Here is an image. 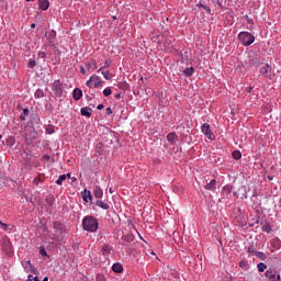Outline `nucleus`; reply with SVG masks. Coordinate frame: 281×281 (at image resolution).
Segmentation results:
<instances>
[{
	"label": "nucleus",
	"mask_w": 281,
	"mask_h": 281,
	"mask_svg": "<svg viewBox=\"0 0 281 281\" xmlns=\"http://www.w3.org/2000/svg\"><path fill=\"white\" fill-rule=\"evenodd\" d=\"M82 228L85 232H90L91 234H94L100 229V222L98 218L93 215H87L82 218Z\"/></svg>",
	"instance_id": "1"
},
{
	"label": "nucleus",
	"mask_w": 281,
	"mask_h": 281,
	"mask_svg": "<svg viewBox=\"0 0 281 281\" xmlns=\"http://www.w3.org/2000/svg\"><path fill=\"white\" fill-rule=\"evenodd\" d=\"M237 41L244 45V47H249V45H254L255 41H256V36H254V34L247 32V31H241L238 35H237Z\"/></svg>",
	"instance_id": "2"
},
{
	"label": "nucleus",
	"mask_w": 281,
	"mask_h": 281,
	"mask_svg": "<svg viewBox=\"0 0 281 281\" xmlns=\"http://www.w3.org/2000/svg\"><path fill=\"white\" fill-rule=\"evenodd\" d=\"M266 281H281L280 270L276 267H270L265 272Z\"/></svg>",
	"instance_id": "3"
},
{
	"label": "nucleus",
	"mask_w": 281,
	"mask_h": 281,
	"mask_svg": "<svg viewBox=\"0 0 281 281\" xmlns=\"http://www.w3.org/2000/svg\"><path fill=\"white\" fill-rule=\"evenodd\" d=\"M52 91L54 92V95H56V98H63V92L65 91V86L63 85L60 79L55 80L52 83Z\"/></svg>",
	"instance_id": "4"
},
{
	"label": "nucleus",
	"mask_w": 281,
	"mask_h": 281,
	"mask_svg": "<svg viewBox=\"0 0 281 281\" xmlns=\"http://www.w3.org/2000/svg\"><path fill=\"white\" fill-rule=\"evenodd\" d=\"M53 229L59 234L60 238H65V234H67V226L63 224L60 221L53 222Z\"/></svg>",
	"instance_id": "5"
},
{
	"label": "nucleus",
	"mask_w": 281,
	"mask_h": 281,
	"mask_svg": "<svg viewBox=\"0 0 281 281\" xmlns=\"http://www.w3.org/2000/svg\"><path fill=\"white\" fill-rule=\"evenodd\" d=\"M30 122L33 131L31 132V137H29V139H36V135H38V133H36V130L34 126L36 125L38 126V124H41V117H38V114H35L32 116Z\"/></svg>",
	"instance_id": "6"
},
{
	"label": "nucleus",
	"mask_w": 281,
	"mask_h": 281,
	"mask_svg": "<svg viewBox=\"0 0 281 281\" xmlns=\"http://www.w3.org/2000/svg\"><path fill=\"white\" fill-rule=\"evenodd\" d=\"M2 249L7 256H12V254H14V250L12 249V243L8 238L2 240Z\"/></svg>",
	"instance_id": "7"
},
{
	"label": "nucleus",
	"mask_w": 281,
	"mask_h": 281,
	"mask_svg": "<svg viewBox=\"0 0 281 281\" xmlns=\"http://www.w3.org/2000/svg\"><path fill=\"white\" fill-rule=\"evenodd\" d=\"M201 132L207 137V139H214V134L212 133V127L209 123L202 124Z\"/></svg>",
	"instance_id": "8"
},
{
	"label": "nucleus",
	"mask_w": 281,
	"mask_h": 281,
	"mask_svg": "<svg viewBox=\"0 0 281 281\" xmlns=\"http://www.w3.org/2000/svg\"><path fill=\"white\" fill-rule=\"evenodd\" d=\"M271 69V66L269 64H260L259 66V72L263 78H269V70Z\"/></svg>",
	"instance_id": "9"
},
{
	"label": "nucleus",
	"mask_w": 281,
	"mask_h": 281,
	"mask_svg": "<svg viewBox=\"0 0 281 281\" xmlns=\"http://www.w3.org/2000/svg\"><path fill=\"white\" fill-rule=\"evenodd\" d=\"M261 225V232H266V234H271L273 232V226L269 223V221L263 220L260 222Z\"/></svg>",
	"instance_id": "10"
},
{
	"label": "nucleus",
	"mask_w": 281,
	"mask_h": 281,
	"mask_svg": "<svg viewBox=\"0 0 281 281\" xmlns=\"http://www.w3.org/2000/svg\"><path fill=\"white\" fill-rule=\"evenodd\" d=\"M135 240V235H133V233H127L123 236V241L125 245V247H128V245L133 244Z\"/></svg>",
	"instance_id": "11"
},
{
	"label": "nucleus",
	"mask_w": 281,
	"mask_h": 281,
	"mask_svg": "<svg viewBox=\"0 0 281 281\" xmlns=\"http://www.w3.org/2000/svg\"><path fill=\"white\" fill-rule=\"evenodd\" d=\"M45 36L48 41V45L54 47V38H56V31H49L45 33Z\"/></svg>",
	"instance_id": "12"
},
{
	"label": "nucleus",
	"mask_w": 281,
	"mask_h": 281,
	"mask_svg": "<svg viewBox=\"0 0 281 281\" xmlns=\"http://www.w3.org/2000/svg\"><path fill=\"white\" fill-rule=\"evenodd\" d=\"M81 196L83 199V201L86 203H91V201H93V195H91V191L85 189L82 192H81Z\"/></svg>",
	"instance_id": "13"
},
{
	"label": "nucleus",
	"mask_w": 281,
	"mask_h": 281,
	"mask_svg": "<svg viewBox=\"0 0 281 281\" xmlns=\"http://www.w3.org/2000/svg\"><path fill=\"white\" fill-rule=\"evenodd\" d=\"M91 80L94 82V89H100V87L104 85V81H102L98 75H92Z\"/></svg>",
	"instance_id": "14"
},
{
	"label": "nucleus",
	"mask_w": 281,
	"mask_h": 281,
	"mask_svg": "<svg viewBox=\"0 0 281 281\" xmlns=\"http://www.w3.org/2000/svg\"><path fill=\"white\" fill-rule=\"evenodd\" d=\"M204 188L210 192H216V179H212L209 183L205 184Z\"/></svg>",
	"instance_id": "15"
},
{
	"label": "nucleus",
	"mask_w": 281,
	"mask_h": 281,
	"mask_svg": "<svg viewBox=\"0 0 281 281\" xmlns=\"http://www.w3.org/2000/svg\"><path fill=\"white\" fill-rule=\"evenodd\" d=\"M40 10H49V0H37Z\"/></svg>",
	"instance_id": "16"
},
{
	"label": "nucleus",
	"mask_w": 281,
	"mask_h": 281,
	"mask_svg": "<svg viewBox=\"0 0 281 281\" xmlns=\"http://www.w3.org/2000/svg\"><path fill=\"white\" fill-rule=\"evenodd\" d=\"M177 139H179V136H177V133L175 132H170L167 135V142H169V144H177Z\"/></svg>",
	"instance_id": "17"
},
{
	"label": "nucleus",
	"mask_w": 281,
	"mask_h": 281,
	"mask_svg": "<svg viewBox=\"0 0 281 281\" xmlns=\"http://www.w3.org/2000/svg\"><path fill=\"white\" fill-rule=\"evenodd\" d=\"M74 100L78 101L82 99V90L80 88H75L72 91Z\"/></svg>",
	"instance_id": "18"
},
{
	"label": "nucleus",
	"mask_w": 281,
	"mask_h": 281,
	"mask_svg": "<svg viewBox=\"0 0 281 281\" xmlns=\"http://www.w3.org/2000/svg\"><path fill=\"white\" fill-rule=\"evenodd\" d=\"M112 271H114V273H123L124 266H122L120 262L113 263Z\"/></svg>",
	"instance_id": "19"
},
{
	"label": "nucleus",
	"mask_w": 281,
	"mask_h": 281,
	"mask_svg": "<svg viewBox=\"0 0 281 281\" xmlns=\"http://www.w3.org/2000/svg\"><path fill=\"white\" fill-rule=\"evenodd\" d=\"M113 251V246L105 244L101 248L102 256H106L108 254H111Z\"/></svg>",
	"instance_id": "20"
},
{
	"label": "nucleus",
	"mask_w": 281,
	"mask_h": 281,
	"mask_svg": "<svg viewBox=\"0 0 281 281\" xmlns=\"http://www.w3.org/2000/svg\"><path fill=\"white\" fill-rule=\"evenodd\" d=\"M233 190H234V187L231 184H226L223 187V192H224L225 196H227V199H229Z\"/></svg>",
	"instance_id": "21"
},
{
	"label": "nucleus",
	"mask_w": 281,
	"mask_h": 281,
	"mask_svg": "<svg viewBox=\"0 0 281 281\" xmlns=\"http://www.w3.org/2000/svg\"><path fill=\"white\" fill-rule=\"evenodd\" d=\"M249 65L251 67H260V60H258V57H255V56H250L249 57Z\"/></svg>",
	"instance_id": "22"
},
{
	"label": "nucleus",
	"mask_w": 281,
	"mask_h": 281,
	"mask_svg": "<svg viewBox=\"0 0 281 281\" xmlns=\"http://www.w3.org/2000/svg\"><path fill=\"white\" fill-rule=\"evenodd\" d=\"M93 194L95 199H102V196H104V191H102V188L95 187L93 190Z\"/></svg>",
	"instance_id": "23"
},
{
	"label": "nucleus",
	"mask_w": 281,
	"mask_h": 281,
	"mask_svg": "<svg viewBox=\"0 0 281 281\" xmlns=\"http://www.w3.org/2000/svg\"><path fill=\"white\" fill-rule=\"evenodd\" d=\"M80 113L83 117H91V108L89 106L81 108Z\"/></svg>",
	"instance_id": "24"
},
{
	"label": "nucleus",
	"mask_w": 281,
	"mask_h": 281,
	"mask_svg": "<svg viewBox=\"0 0 281 281\" xmlns=\"http://www.w3.org/2000/svg\"><path fill=\"white\" fill-rule=\"evenodd\" d=\"M85 66L87 69H91L93 67V69H98V61H95V59H91L90 61H86Z\"/></svg>",
	"instance_id": "25"
},
{
	"label": "nucleus",
	"mask_w": 281,
	"mask_h": 281,
	"mask_svg": "<svg viewBox=\"0 0 281 281\" xmlns=\"http://www.w3.org/2000/svg\"><path fill=\"white\" fill-rule=\"evenodd\" d=\"M55 201H56V199H54V195L49 194L46 196V203H47L48 207H54Z\"/></svg>",
	"instance_id": "26"
},
{
	"label": "nucleus",
	"mask_w": 281,
	"mask_h": 281,
	"mask_svg": "<svg viewBox=\"0 0 281 281\" xmlns=\"http://www.w3.org/2000/svg\"><path fill=\"white\" fill-rule=\"evenodd\" d=\"M113 61L111 59H105L103 67L99 68L98 72L103 71L104 69H109V67H111Z\"/></svg>",
	"instance_id": "27"
},
{
	"label": "nucleus",
	"mask_w": 281,
	"mask_h": 281,
	"mask_svg": "<svg viewBox=\"0 0 281 281\" xmlns=\"http://www.w3.org/2000/svg\"><path fill=\"white\" fill-rule=\"evenodd\" d=\"M95 205L98 207H101V210H109V207H110L104 201H101V200H98L95 202Z\"/></svg>",
	"instance_id": "28"
},
{
	"label": "nucleus",
	"mask_w": 281,
	"mask_h": 281,
	"mask_svg": "<svg viewBox=\"0 0 281 281\" xmlns=\"http://www.w3.org/2000/svg\"><path fill=\"white\" fill-rule=\"evenodd\" d=\"M239 267L240 269H244V271H249V261L247 260L239 261Z\"/></svg>",
	"instance_id": "29"
},
{
	"label": "nucleus",
	"mask_w": 281,
	"mask_h": 281,
	"mask_svg": "<svg viewBox=\"0 0 281 281\" xmlns=\"http://www.w3.org/2000/svg\"><path fill=\"white\" fill-rule=\"evenodd\" d=\"M260 223V214H257L251 218V223H249V227H254V225H258Z\"/></svg>",
	"instance_id": "30"
},
{
	"label": "nucleus",
	"mask_w": 281,
	"mask_h": 281,
	"mask_svg": "<svg viewBox=\"0 0 281 281\" xmlns=\"http://www.w3.org/2000/svg\"><path fill=\"white\" fill-rule=\"evenodd\" d=\"M27 115H30V110L27 108L23 109V112L20 115V120L22 122H25V117H27Z\"/></svg>",
	"instance_id": "31"
},
{
	"label": "nucleus",
	"mask_w": 281,
	"mask_h": 281,
	"mask_svg": "<svg viewBox=\"0 0 281 281\" xmlns=\"http://www.w3.org/2000/svg\"><path fill=\"white\" fill-rule=\"evenodd\" d=\"M5 144L8 146H14V144H16V138H14V136H9L5 140Z\"/></svg>",
	"instance_id": "32"
},
{
	"label": "nucleus",
	"mask_w": 281,
	"mask_h": 281,
	"mask_svg": "<svg viewBox=\"0 0 281 281\" xmlns=\"http://www.w3.org/2000/svg\"><path fill=\"white\" fill-rule=\"evenodd\" d=\"M184 76L187 78H190V76H192V74H194V67H189V68H186L184 71H183Z\"/></svg>",
	"instance_id": "33"
},
{
	"label": "nucleus",
	"mask_w": 281,
	"mask_h": 281,
	"mask_svg": "<svg viewBox=\"0 0 281 281\" xmlns=\"http://www.w3.org/2000/svg\"><path fill=\"white\" fill-rule=\"evenodd\" d=\"M257 269H258L259 273H265V270L267 269V263H265V262H259V263L257 265Z\"/></svg>",
	"instance_id": "34"
},
{
	"label": "nucleus",
	"mask_w": 281,
	"mask_h": 281,
	"mask_svg": "<svg viewBox=\"0 0 281 281\" xmlns=\"http://www.w3.org/2000/svg\"><path fill=\"white\" fill-rule=\"evenodd\" d=\"M45 133H46V135H54L56 133V131L54 130V125H48L45 128Z\"/></svg>",
	"instance_id": "35"
},
{
	"label": "nucleus",
	"mask_w": 281,
	"mask_h": 281,
	"mask_svg": "<svg viewBox=\"0 0 281 281\" xmlns=\"http://www.w3.org/2000/svg\"><path fill=\"white\" fill-rule=\"evenodd\" d=\"M256 258H259V260H267V255L262 251L255 252Z\"/></svg>",
	"instance_id": "36"
},
{
	"label": "nucleus",
	"mask_w": 281,
	"mask_h": 281,
	"mask_svg": "<svg viewBox=\"0 0 281 281\" xmlns=\"http://www.w3.org/2000/svg\"><path fill=\"white\" fill-rule=\"evenodd\" d=\"M64 181H67V176L61 175V176H59V178L56 180V184H57V186H63V182H64Z\"/></svg>",
	"instance_id": "37"
},
{
	"label": "nucleus",
	"mask_w": 281,
	"mask_h": 281,
	"mask_svg": "<svg viewBox=\"0 0 281 281\" xmlns=\"http://www.w3.org/2000/svg\"><path fill=\"white\" fill-rule=\"evenodd\" d=\"M34 97L40 99V98H45V92L41 89H37L34 93Z\"/></svg>",
	"instance_id": "38"
},
{
	"label": "nucleus",
	"mask_w": 281,
	"mask_h": 281,
	"mask_svg": "<svg viewBox=\"0 0 281 281\" xmlns=\"http://www.w3.org/2000/svg\"><path fill=\"white\" fill-rule=\"evenodd\" d=\"M101 74L105 80H111L113 78V75H111L109 71L101 70Z\"/></svg>",
	"instance_id": "39"
},
{
	"label": "nucleus",
	"mask_w": 281,
	"mask_h": 281,
	"mask_svg": "<svg viewBox=\"0 0 281 281\" xmlns=\"http://www.w3.org/2000/svg\"><path fill=\"white\" fill-rule=\"evenodd\" d=\"M233 158H235L236 160L241 159L243 154L240 153V150H234L233 151Z\"/></svg>",
	"instance_id": "40"
},
{
	"label": "nucleus",
	"mask_w": 281,
	"mask_h": 281,
	"mask_svg": "<svg viewBox=\"0 0 281 281\" xmlns=\"http://www.w3.org/2000/svg\"><path fill=\"white\" fill-rule=\"evenodd\" d=\"M273 247H274V249H280V247H281V240L278 237L274 238V240H273Z\"/></svg>",
	"instance_id": "41"
},
{
	"label": "nucleus",
	"mask_w": 281,
	"mask_h": 281,
	"mask_svg": "<svg viewBox=\"0 0 281 281\" xmlns=\"http://www.w3.org/2000/svg\"><path fill=\"white\" fill-rule=\"evenodd\" d=\"M34 67H36V60L30 59L29 63H27V68L29 69H34Z\"/></svg>",
	"instance_id": "42"
},
{
	"label": "nucleus",
	"mask_w": 281,
	"mask_h": 281,
	"mask_svg": "<svg viewBox=\"0 0 281 281\" xmlns=\"http://www.w3.org/2000/svg\"><path fill=\"white\" fill-rule=\"evenodd\" d=\"M111 93H113V90H111V88H109V87L103 90L104 98H109V95H111Z\"/></svg>",
	"instance_id": "43"
},
{
	"label": "nucleus",
	"mask_w": 281,
	"mask_h": 281,
	"mask_svg": "<svg viewBox=\"0 0 281 281\" xmlns=\"http://www.w3.org/2000/svg\"><path fill=\"white\" fill-rule=\"evenodd\" d=\"M45 109L47 113H54V105H52V103H47Z\"/></svg>",
	"instance_id": "44"
},
{
	"label": "nucleus",
	"mask_w": 281,
	"mask_h": 281,
	"mask_svg": "<svg viewBox=\"0 0 281 281\" xmlns=\"http://www.w3.org/2000/svg\"><path fill=\"white\" fill-rule=\"evenodd\" d=\"M247 252L248 254H254V256H256L257 251H256V247L254 245H250L248 248H247Z\"/></svg>",
	"instance_id": "45"
},
{
	"label": "nucleus",
	"mask_w": 281,
	"mask_h": 281,
	"mask_svg": "<svg viewBox=\"0 0 281 281\" xmlns=\"http://www.w3.org/2000/svg\"><path fill=\"white\" fill-rule=\"evenodd\" d=\"M95 280L97 281H106V277H104V274H102V273H98L95 277Z\"/></svg>",
	"instance_id": "46"
},
{
	"label": "nucleus",
	"mask_w": 281,
	"mask_h": 281,
	"mask_svg": "<svg viewBox=\"0 0 281 281\" xmlns=\"http://www.w3.org/2000/svg\"><path fill=\"white\" fill-rule=\"evenodd\" d=\"M40 254H41V256H43V257L47 256V250H45V246H41V247H40Z\"/></svg>",
	"instance_id": "47"
},
{
	"label": "nucleus",
	"mask_w": 281,
	"mask_h": 281,
	"mask_svg": "<svg viewBox=\"0 0 281 281\" xmlns=\"http://www.w3.org/2000/svg\"><path fill=\"white\" fill-rule=\"evenodd\" d=\"M30 271H31V273H34V276H38V269H36V267L31 266Z\"/></svg>",
	"instance_id": "48"
},
{
	"label": "nucleus",
	"mask_w": 281,
	"mask_h": 281,
	"mask_svg": "<svg viewBox=\"0 0 281 281\" xmlns=\"http://www.w3.org/2000/svg\"><path fill=\"white\" fill-rule=\"evenodd\" d=\"M37 56H38V58H43V60L45 63V59L47 58V54L45 52H40Z\"/></svg>",
	"instance_id": "49"
},
{
	"label": "nucleus",
	"mask_w": 281,
	"mask_h": 281,
	"mask_svg": "<svg viewBox=\"0 0 281 281\" xmlns=\"http://www.w3.org/2000/svg\"><path fill=\"white\" fill-rule=\"evenodd\" d=\"M244 19H246V21H247V23L249 24V25H254V19H251V18H249V15H245L244 16Z\"/></svg>",
	"instance_id": "50"
},
{
	"label": "nucleus",
	"mask_w": 281,
	"mask_h": 281,
	"mask_svg": "<svg viewBox=\"0 0 281 281\" xmlns=\"http://www.w3.org/2000/svg\"><path fill=\"white\" fill-rule=\"evenodd\" d=\"M86 87H88L89 89H92V88H93V80H91V77H90V79L86 82Z\"/></svg>",
	"instance_id": "51"
},
{
	"label": "nucleus",
	"mask_w": 281,
	"mask_h": 281,
	"mask_svg": "<svg viewBox=\"0 0 281 281\" xmlns=\"http://www.w3.org/2000/svg\"><path fill=\"white\" fill-rule=\"evenodd\" d=\"M128 86H127V83L126 82H121V83H119V89H126Z\"/></svg>",
	"instance_id": "52"
},
{
	"label": "nucleus",
	"mask_w": 281,
	"mask_h": 281,
	"mask_svg": "<svg viewBox=\"0 0 281 281\" xmlns=\"http://www.w3.org/2000/svg\"><path fill=\"white\" fill-rule=\"evenodd\" d=\"M21 265H22V267H25V265H27V266H30V267L33 266V265H32V261H30V260L22 261Z\"/></svg>",
	"instance_id": "53"
},
{
	"label": "nucleus",
	"mask_w": 281,
	"mask_h": 281,
	"mask_svg": "<svg viewBox=\"0 0 281 281\" xmlns=\"http://www.w3.org/2000/svg\"><path fill=\"white\" fill-rule=\"evenodd\" d=\"M106 115H113V110L111 108L105 109Z\"/></svg>",
	"instance_id": "54"
},
{
	"label": "nucleus",
	"mask_w": 281,
	"mask_h": 281,
	"mask_svg": "<svg viewBox=\"0 0 281 281\" xmlns=\"http://www.w3.org/2000/svg\"><path fill=\"white\" fill-rule=\"evenodd\" d=\"M240 190H244V199H247V187L243 186L240 187Z\"/></svg>",
	"instance_id": "55"
},
{
	"label": "nucleus",
	"mask_w": 281,
	"mask_h": 281,
	"mask_svg": "<svg viewBox=\"0 0 281 281\" xmlns=\"http://www.w3.org/2000/svg\"><path fill=\"white\" fill-rule=\"evenodd\" d=\"M0 226L2 227V229H3L4 232H8V224L2 223Z\"/></svg>",
	"instance_id": "56"
},
{
	"label": "nucleus",
	"mask_w": 281,
	"mask_h": 281,
	"mask_svg": "<svg viewBox=\"0 0 281 281\" xmlns=\"http://www.w3.org/2000/svg\"><path fill=\"white\" fill-rule=\"evenodd\" d=\"M80 74H82V76H85L87 74V70L82 66H80Z\"/></svg>",
	"instance_id": "57"
},
{
	"label": "nucleus",
	"mask_w": 281,
	"mask_h": 281,
	"mask_svg": "<svg viewBox=\"0 0 281 281\" xmlns=\"http://www.w3.org/2000/svg\"><path fill=\"white\" fill-rule=\"evenodd\" d=\"M43 159H44V161H49V159H52V157L49 155H44Z\"/></svg>",
	"instance_id": "58"
},
{
	"label": "nucleus",
	"mask_w": 281,
	"mask_h": 281,
	"mask_svg": "<svg viewBox=\"0 0 281 281\" xmlns=\"http://www.w3.org/2000/svg\"><path fill=\"white\" fill-rule=\"evenodd\" d=\"M203 10H205V12H209V13L212 12V10L210 9V7H209V5H205V4H204V7H203Z\"/></svg>",
	"instance_id": "59"
},
{
	"label": "nucleus",
	"mask_w": 281,
	"mask_h": 281,
	"mask_svg": "<svg viewBox=\"0 0 281 281\" xmlns=\"http://www.w3.org/2000/svg\"><path fill=\"white\" fill-rule=\"evenodd\" d=\"M52 240H60V236L54 235V236L52 237Z\"/></svg>",
	"instance_id": "60"
},
{
	"label": "nucleus",
	"mask_w": 281,
	"mask_h": 281,
	"mask_svg": "<svg viewBox=\"0 0 281 281\" xmlns=\"http://www.w3.org/2000/svg\"><path fill=\"white\" fill-rule=\"evenodd\" d=\"M24 271H26V273H30V269H27V263H24V266H22Z\"/></svg>",
	"instance_id": "61"
},
{
	"label": "nucleus",
	"mask_w": 281,
	"mask_h": 281,
	"mask_svg": "<svg viewBox=\"0 0 281 281\" xmlns=\"http://www.w3.org/2000/svg\"><path fill=\"white\" fill-rule=\"evenodd\" d=\"M26 281H34V276L29 274V277H27Z\"/></svg>",
	"instance_id": "62"
},
{
	"label": "nucleus",
	"mask_w": 281,
	"mask_h": 281,
	"mask_svg": "<svg viewBox=\"0 0 281 281\" xmlns=\"http://www.w3.org/2000/svg\"><path fill=\"white\" fill-rule=\"evenodd\" d=\"M114 98H116V100H120V98H122V92L116 93Z\"/></svg>",
	"instance_id": "63"
},
{
	"label": "nucleus",
	"mask_w": 281,
	"mask_h": 281,
	"mask_svg": "<svg viewBox=\"0 0 281 281\" xmlns=\"http://www.w3.org/2000/svg\"><path fill=\"white\" fill-rule=\"evenodd\" d=\"M97 109H98V111H102V109H104V104H99V105L97 106Z\"/></svg>",
	"instance_id": "64"
}]
</instances>
